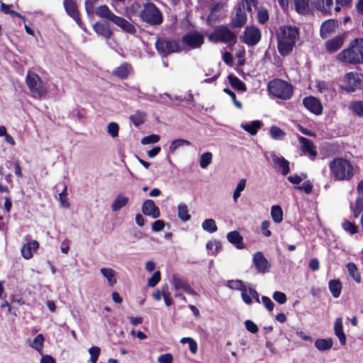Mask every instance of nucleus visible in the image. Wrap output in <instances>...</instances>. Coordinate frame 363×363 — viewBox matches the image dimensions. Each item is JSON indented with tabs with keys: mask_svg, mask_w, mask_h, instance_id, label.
I'll use <instances>...</instances> for the list:
<instances>
[{
	"mask_svg": "<svg viewBox=\"0 0 363 363\" xmlns=\"http://www.w3.org/2000/svg\"><path fill=\"white\" fill-rule=\"evenodd\" d=\"M213 155L210 152H206L201 155L199 164L203 169L206 168L212 162Z\"/></svg>",
	"mask_w": 363,
	"mask_h": 363,
	"instance_id": "49530a36",
	"label": "nucleus"
},
{
	"mask_svg": "<svg viewBox=\"0 0 363 363\" xmlns=\"http://www.w3.org/2000/svg\"><path fill=\"white\" fill-rule=\"evenodd\" d=\"M26 84L33 97L42 99L48 95V86L38 74L28 71L26 77Z\"/></svg>",
	"mask_w": 363,
	"mask_h": 363,
	"instance_id": "39448f33",
	"label": "nucleus"
},
{
	"mask_svg": "<svg viewBox=\"0 0 363 363\" xmlns=\"http://www.w3.org/2000/svg\"><path fill=\"white\" fill-rule=\"evenodd\" d=\"M247 21V16L242 4H238L235 9V13L230 18L229 26L231 28H241Z\"/></svg>",
	"mask_w": 363,
	"mask_h": 363,
	"instance_id": "9b49d317",
	"label": "nucleus"
},
{
	"mask_svg": "<svg viewBox=\"0 0 363 363\" xmlns=\"http://www.w3.org/2000/svg\"><path fill=\"white\" fill-rule=\"evenodd\" d=\"M181 42L190 49L199 48L204 43V35L197 30H193L184 35Z\"/></svg>",
	"mask_w": 363,
	"mask_h": 363,
	"instance_id": "9d476101",
	"label": "nucleus"
},
{
	"mask_svg": "<svg viewBox=\"0 0 363 363\" xmlns=\"http://www.w3.org/2000/svg\"><path fill=\"white\" fill-rule=\"evenodd\" d=\"M39 247V243L36 240H31L24 244L21 248V255L26 259L33 257V252Z\"/></svg>",
	"mask_w": 363,
	"mask_h": 363,
	"instance_id": "412c9836",
	"label": "nucleus"
},
{
	"mask_svg": "<svg viewBox=\"0 0 363 363\" xmlns=\"http://www.w3.org/2000/svg\"><path fill=\"white\" fill-rule=\"evenodd\" d=\"M245 326L246 330L251 333L255 334L259 331L257 325L251 320H245Z\"/></svg>",
	"mask_w": 363,
	"mask_h": 363,
	"instance_id": "052dcab7",
	"label": "nucleus"
},
{
	"mask_svg": "<svg viewBox=\"0 0 363 363\" xmlns=\"http://www.w3.org/2000/svg\"><path fill=\"white\" fill-rule=\"evenodd\" d=\"M240 38L241 41L246 45L255 46L261 40V30L256 26H247Z\"/></svg>",
	"mask_w": 363,
	"mask_h": 363,
	"instance_id": "1a4fd4ad",
	"label": "nucleus"
},
{
	"mask_svg": "<svg viewBox=\"0 0 363 363\" xmlns=\"http://www.w3.org/2000/svg\"><path fill=\"white\" fill-rule=\"evenodd\" d=\"M146 116L145 112L137 111L134 114L130 116V120L135 126H139L145 123Z\"/></svg>",
	"mask_w": 363,
	"mask_h": 363,
	"instance_id": "72a5a7b5",
	"label": "nucleus"
},
{
	"mask_svg": "<svg viewBox=\"0 0 363 363\" xmlns=\"http://www.w3.org/2000/svg\"><path fill=\"white\" fill-rule=\"evenodd\" d=\"M227 239L229 242L233 245L238 250H242L245 247L243 242V238L237 230L229 232L227 234Z\"/></svg>",
	"mask_w": 363,
	"mask_h": 363,
	"instance_id": "aec40b11",
	"label": "nucleus"
},
{
	"mask_svg": "<svg viewBox=\"0 0 363 363\" xmlns=\"http://www.w3.org/2000/svg\"><path fill=\"white\" fill-rule=\"evenodd\" d=\"M94 30L98 35L106 39L110 38L113 34L109 25L106 23L96 22L94 25Z\"/></svg>",
	"mask_w": 363,
	"mask_h": 363,
	"instance_id": "5701e85b",
	"label": "nucleus"
},
{
	"mask_svg": "<svg viewBox=\"0 0 363 363\" xmlns=\"http://www.w3.org/2000/svg\"><path fill=\"white\" fill-rule=\"evenodd\" d=\"M44 337L42 334H38L37 336L34 338L32 347L38 351H41L43 347V342H44Z\"/></svg>",
	"mask_w": 363,
	"mask_h": 363,
	"instance_id": "603ef678",
	"label": "nucleus"
},
{
	"mask_svg": "<svg viewBox=\"0 0 363 363\" xmlns=\"http://www.w3.org/2000/svg\"><path fill=\"white\" fill-rule=\"evenodd\" d=\"M190 142L184 139H177L173 140L169 145V151L173 153L177 148L183 145H190Z\"/></svg>",
	"mask_w": 363,
	"mask_h": 363,
	"instance_id": "de8ad7c7",
	"label": "nucleus"
},
{
	"mask_svg": "<svg viewBox=\"0 0 363 363\" xmlns=\"http://www.w3.org/2000/svg\"><path fill=\"white\" fill-rule=\"evenodd\" d=\"M246 186V179H242L240 180L239 183L238 184L234 192H233V200L237 202L238 199L240 196V192L242 191Z\"/></svg>",
	"mask_w": 363,
	"mask_h": 363,
	"instance_id": "8fccbe9b",
	"label": "nucleus"
},
{
	"mask_svg": "<svg viewBox=\"0 0 363 363\" xmlns=\"http://www.w3.org/2000/svg\"><path fill=\"white\" fill-rule=\"evenodd\" d=\"M101 349L97 346H92L89 349L90 354V362L91 363H96L99 356L100 354Z\"/></svg>",
	"mask_w": 363,
	"mask_h": 363,
	"instance_id": "3c124183",
	"label": "nucleus"
},
{
	"mask_svg": "<svg viewBox=\"0 0 363 363\" xmlns=\"http://www.w3.org/2000/svg\"><path fill=\"white\" fill-rule=\"evenodd\" d=\"M11 5H8L4 3H1V11L5 14H9L11 17L14 18L17 15V12L13 10H11L10 7Z\"/></svg>",
	"mask_w": 363,
	"mask_h": 363,
	"instance_id": "e2e57ef3",
	"label": "nucleus"
},
{
	"mask_svg": "<svg viewBox=\"0 0 363 363\" xmlns=\"http://www.w3.org/2000/svg\"><path fill=\"white\" fill-rule=\"evenodd\" d=\"M350 108L359 117L363 118V101H353L350 105Z\"/></svg>",
	"mask_w": 363,
	"mask_h": 363,
	"instance_id": "37998d69",
	"label": "nucleus"
},
{
	"mask_svg": "<svg viewBox=\"0 0 363 363\" xmlns=\"http://www.w3.org/2000/svg\"><path fill=\"white\" fill-rule=\"evenodd\" d=\"M329 289L334 298H338L342 291V283L337 279L330 280Z\"/></svg>",
	"mask_w": 363,
	"mask_h": 363,
	"instance_id": "473e14b6",
	"label": "nucleus"
},
{
	"mask_svg": "<svg viewBox=\"0 0 363 363\" xmlns=\"http://www.w3.org/2000/svg\"><path fill=\"white\" fill-rule=\"evenodd\" d=\"M162 296L164 301V303L167 306H170L173 304V300L171 298V294L169 290V286L167 284L162 285Z\"/></svg>",
	"mask_w": 363,
	"mask_h": 363,
	"instance_id": "09e8293b",
	"label": "nucleus"
},
{
	"mask_svg": "<svg viewBox=\"0 0 363 363\" xmlns=\"http://www.w3.org/2000/svg\"><path fill=\"white\" fill-rule=\"evenodd\" d=\"M299 35L297 28L291 26H280L276 32L277 50L281 56L289 55L293 50Z\"/></svg>",
	"mask_w": 363,
	"mask_h": 363,
	"instance_id": "f257e3e1",
	"label": "nucleus"
},
{
	"mask_svg": "<svg viewBox=\"0 0 363 363\" xmlns=\"http://www.w3.org/2000/svg\"><path fill=\"white\" fill-rule=\"evenodd\" d=\"M337 59L350 65L363 63V38L353 40L347 48L337 54Z\"/></svg>",
	"mask_w": 363,
	"mask_h": 363,
	"instance_id": "f03ea898",
	"label": "nucleus"
},
{
	"mask_svg": "<svg viewBox=\"0 0 363 363\" xmlns=\"http://www.w3.org/2000/svg\"><path fill=\"white\" fill-rule=\"evenodd\" d=\"M267 91L274 98L284 101L289 100L294 94L292 85L281 79H274L267 84Z\"/></svg>",
	"mask_w": 363,
	"mask_h": 363,
	"instance_id": "20e7f679",
	"label": "nucleus"
},
{
	"mask_svg": "<svg viewBox=\"0 0 363 363\" xmlns=\"http://www.w3.org/2000/svg\"><path fill=\"white\" fill-rule=\"evenodd\" d=\"M342 228L345 232L350 233V235L357 233L359 231V228L357 225L347 220L342 223Z\"/></svg>",
	"mask_w": 363,
	"mask_h": 363,
	"instance_id": "79ce46f5",
	"label": "nucleus"
},
{
	"mask_svg": "<svg viewBox=\"0 0 363 363\" xmlns=\"http://www.w3.org/2000/svg\"><path fill=\"white\" fill-rule=\"evenodd\" d=\"M253 264L259 273L267 272L271 267L269 261L262 252H257L253 256Z\"/></svg>",
	"mask_w": 363,
	"mask_h": 363,
	"instance_id": "dca6fc26",
	"label": "nucleus"
},
{
	"mask_svg": "<svg viewBox=\"0 0 363 363\" xmlns=\"http://www.w3.org/2000/svg\"><path fill=\"white\" fill-rule=\"evenodd\" d=\"M262 302L269 311L272 312L273 311L274 304L270 298L266 296H262Z\"/></svg>",
	"mask_w": 363,
	"mask_h": 363,
	"instance_id": "0e129e2a",
	"label": "nucleus"
},
{
	"mask_svg": "<svg viewBox=\"0 0 363 363\" xmlns=\"http://www.w3.org/2000/svg\"><path fill=\"white\" fill-rule=\"evenodd\" d=\"M96 16L101 18H105L111 22L113 21L115 15L108 7L107 5H101L96 8L95 11Z\"/></svg>",
	"mask_w": 363,
	"mask_h": 363,
	"instance_id": "cd10ccee",
	"label": "nucleus"
},
{
	"mask_svg": "<svg viewBox=\"0 0 363 363\" xmlns=\"http://www.w3.org/2000/svg\"><path fill=\"white\" fill-rule=\"evenodd\" d=\"M155 45L157 52L162 57H167L172 53L182 50L179 41L174 39L159 38L156 40Z\"/></svg>",
	"mask_w": 363,
	"mask_h": 363,
	"instance_id": "6e6552de",
	"label": "nucleus"
},
{
	"mask_svg": "<svg viewBox=\"0 0 363 363\" xmlns=\"http://www.w3.org/2000/svg\"><path fill=\"white\" fill-rule=\"evenodd\" d=\"M298 140L301 144L302 152L304 153H308L312 157V159L314 160L317 155V152L315 151V147L313 142L303 136H299Z\"/></svg>",
	"mask_w": 363,
	"mask_h": 363,
	"instance_id": "6ab92c4d",
	"label": "nucleus"
},
{
	"mask_svg": "<svg viewBox=\"0 0 363 363\" xmlns=\"http://www.w3.org/2000/svg\"><path fill=\"white\" fill-rule=\"evenodd\" d=\"M343 42L344 38L341 35H337L326 42V50L330 53L335 52L342 47Z\"/></svg>",
	"mask_w": 363,
	"mask_h": 363,
	"instance_id": "4be33fe9",
	"label": "nucleus"
},
{
	"mask_svg": "<svg viewBox=\"0 0 363 363\" xmlns=\"http://www.w3.org/2000/svg\"><path fill=\"white\" fill-rule=\"evenodd\" d=\"M333 340L332 338L319 339V350H327L333 347Z\"/></svg>",
	"mask_w": 363,
	"mask_h": 363,
	"instance_id": "5fc2aeb1",
	"label": "nucleus"
},
{
	"mask_svg": "<svg viewBox=\"0 0 363 363\" xmlns=\"http://www.w3.org/2000/svg\"><path fill=\"white\" fill-rule=\"evenodd\" d=\"M295 188L299 191H304L307 194H309L312 192L313 184L310 181H306L303 183L301 186H296Z\"/></svg>",
	"mask_w": 363,
	"mask_h": 363,
	"instance_id": "4d7b16f0",
	"label": "nucleus"
},
{
	"mask_svg": "<svg viewBox=\"0 0 363 363\" xmlns=\"http://www.w3.org/2000/svg\"><path fill=\"white\" fill-rule=\"evenodd\" d=\"M309 1L310 0H294V6L296 12L301 15L312 13Z\"/></svg>",
	"mask_w": 363,
	"mask_h": 363,
	"instance_id": "b1692460",
	"label": "nucleus"
},
{
	"mask_svg": "<svg viewBox=\"0 0 363 363\" xmlns=\"http://www.w3.org/2000/svg\"><path fill=\"white\" fill-rule=\"evenodd\" d=\"M272 297L274 301H276L279 304H284L286 302L287 298L284 293L281 291H275Z\"/></svg>",
	"mask_w": 363,
	"mask_h": 363,
	"instance_id": "bf43d9fd",
	"label": "nucleus"
},
{
	"mask_svg": "<svg viewBox=\"0 0 363 363\" xmlns=\"http://www.w3.org/2000/svg\"><path fill=\"white\" fill-rule=\"evenodd\" d=\"M112 23L128 33L134 34L136 32L135 26L126 19L121 16H116Z\"/></svg>",
	"mask_w": 363,
	"mask_h": 363,
	"instance_id": "a211bd4d",
	"label": "nucleus"
},
{
	"mask_svg": "<svg viewBox=\"0 0 363 363\" xmlns=\"http://www.w3.org/2000/svg\"><path fill=\"white\" fill-rule=\"evenodd\" d=\"M345 84L342 85V89L348 92L354 91L360 86V79L356 72H348L344 77Z\"/></svg>",
	"mask_w": 363,
	"mask_h": 363,
	"instance_id": "2eb2a0df",
	"label": "nucleus"
},
{
	"mask_svg": "<svg viewBox=\"0 0 363 363\" xmlns=\"http://www.w3.org/2000/svg\"><path fill=\"white\" fill-rule=\"evenodd\" d=\"M334 331L335 335L338 337L339 341L342 345L346 343V336L343 331L342 320L341 318H337L335 320Z\"/></svg>",
	"mask_w": 363,
	"mask_h": 363,
	"instance_id": "a878e982",
	"label": "nucleus"
},
{
	"mask_svg": "<svg viewBox=\"0 0 363 363\" xmlns=\"http://www.w3.org/2000/svg\"><path fill=\"white\" fill-rule=\"evenodd\" d=\"M208 40L214 43H224L234 45L237 43V36L228 26L221 25L216 26L209 34Z\"/></svg>",
	"mask_w": 363,
	"mask_h": 363,
	"instance_id": "0eeeda50",
	"label": "nucleus"
},
{
	"mask_svg": "<svg viewBox=\"0 0 363 363\" xmlns=\"http://www.w3.org/2000/svg\"><path fill=\"white\" fill-rule=\"evenodd\" d=\"M129 201V198L124 196L121 194H118L113 203L111 205V210L113 211H118L123 207L125 206Z\"/></svg>",
	"mask_w": 363,
	"mask_h": 363,
	"instance_id": "2f4dec72",
	"label": "nucleus"
},
{
	"mask_svg": "<svg viewBox=\"0 0 363 363\" xmlns=\"http://www.w3.org/2000/svg\"><path fill=\"white\" fill-rule=\"evenodd\" d=\"M337 27V22L335 20L330 19L325 21L321 25L320 35L323 38H326L328 34L335 32V28Z\"/></svg>",
	"mask_w": 363,
	"mask_h": 363,
	"instance_id": "393cba45",
	"label": "nucleus"
},
{
	"mask_svg": "<svg viewBox=\"0 0 363 363\" xmlns=\"http://www.w3.org/2000/svg\"><path fill=\"white\" fill-rule=\"evenodd\" d=\"M101 274L106 278L109 284L113 286L116 283V279L115 277V272L112 269L109 268H101L100 269Z\"/></svg>",
	"mask_w": 363,
	"mask_h": 363,
	"instance_id": "4c0bfd02",
	"label": "nucleus"
},
{
	"mask_svg": "<svg viewBox=\"0 0 363 363\" xmlns=\"http://www.w3.org/2000/svg\"><path fill=\"white\" fill-rule=\"evenodd\" d=\"M304 106L311 112L318 115V99L314 96L305 97L303 100Z\"/></svg>",
	"mask_w": 363,
	"mask_h": 363,
	"instance_id": "7c9ffc66",
	"label": "nucleus"
},
{
	"mask_svg": "<svg viewBox=\"0 0 363 363\" xmlns=\"http://www.w3.org/2000/svg\"><path fill=\"white\" fill-rule=\"evenodd\" d=\"M227 286L231 289L238 291H247V289L242 281L241 280H229L227 283Z\"/></svg>",
	"mask_w": 363,
	"mask_h": 363,
	"instance_id": "a19ab883",
	"label": "nucleus"
},
{
	"mask_svg": "<svg viewBox=\"0 0 363 363\" xmlns=\"http://www.w3.org/2000/svg\"><path fill=\"white\" fill-rule=\"evenodd\" d=\"M273 162L277 165L283 175H286L290 172L289 162L284 157L274 156Z\"/></svg>",
	"mask_w": 363,
	"mask_h": 363,
	"instance_id": "bb28decb",
	"label": "nucleus"
},
{
	"mask_svg": "<svg viewBox=\"0 0 363 363\" xmlns=\"http://www.w3.org/2000/svg\"><path fill=\"white\" fill-rule=\"evenodd\" d=\"M228 79L233 89L240 91H245L247 90L245 84L233 74H229Z\"/></svg>",
	"mask_w": 363,
	"mask_h": 363,
	"instance_id": "c756f323",
	"label": "nucleus"
},
{
	"mask_svg": "<svg viewBox=\"0 0 363 363\" xmlns=\"http://www.w3.org/2000/svg\"><path fill=\"white\" fill-rule=\"evenodd\" d=\"M111 74L119 79L125 80L130 76L134 74V68L130 63L124 62L120 66L113 69Z\"/></svg>",
	"mask_w": 363,
	"mask_h": 363,
	"instance_id": "ddd939ff",
	"label": "nucleus"
},
{
	"mask_svg": "<svg viewBox=\"0 0 363 363\" xmlns=\"http://www.w3.org/2000/svg\"><path fill=\"white\" fill-rule=\"evenodd\" d=\"M161 280V273L160 271H156L150 278L147 280V285L150 287L155 286Z\"/></svg>",
	"mask_w": 363,
	"mask_h": 363,
	"instance_id": "864d4df0",
	"label": "nucleus"
},
{
	"mask_svg": "<svg viewBox=\"0 0 363 363\" xmlns=\"http://www.w3.org/2000/svg\"><path fill=\"white\" fill-rule=\"evenodd\" d=\"M157 360L160 363H172L173 357L170 353H166L159 356Z\"/></svg>",
	"mask_w": 363,
	"mask_h": 363,
	"instance_id": "774afa93",
	"label": "nucleus"
},
{
	"mask_svg": "<svg viewBox=\"0 0 363 363\" xmlns=\"http://www.w3.org/2000/svg\"><path fill=\"white\" fill-rule=\"evenodd\" d=\"M202 228L204 230L210 233H215L218 230L216 223L215 220L212 218H208L204 220V221L202 223Z\"/></svg>",
	"mask_w": 363,
	"mask_h": 363,
	"instance_id": "ea45409f",
	"label": "nucleus"
},
{
	"mask_svg": "<svg viewBox=\"0 0 363 363\" xmlns=\"http://www.w3.org/2000/svg\"><path fill=\"white\" fill-rule=\"evenodd\" d=\"M159 140H160V136L157 135L152 134V135L144 137L142 139L141 143L144 145L145 144H151V143H156Z\"/></svg>",
	"mask_w": 363,
	"mask_h": 363,
	"instance_id": "680f3d73",
	"label": "nucleus"
},
{
	"mask_svg": "<svg viewBox=\"0 0 363 363\" xmlns=\"http://www.w3.org/2000/svg\"><path fill=\"white\" fill-rule=\"evenodd\" d=\"M140 19L152 26H157L163 22V15L160 9L153 3H145L139 15Z\"/></svg>",
	"mask_w": 363,
	"mask_h": 363,
	"instance_id": "423d86ee",
	"label": "nucleus"
},
{
	"mask_svg": "<svg viewBox=\"0 0 363 363\" xmlns=\"http://www.w3.org/2000/svg\"><path fill=\"white\" fill-rule=\"evenodd\" d=\"M269 18V12L267 8L260 6L257 8V19L259 24L266 23Z\"/></svg>",
	"mask_w": 363,
	"mask_h": 363,
	"instance_id": "e433bc0d",
	"label": "nucleus"
},
{
	"mask_svg": "<svg viewBox=\"0 0 363 363\" xmlns=\"http://www.w3.org/2000/svg\"><path fill=\"white\" fill-rule=\"evenodd\" d=\"M142 212L145 216L157 218L160 216V208L155 205V201L151 199L145 200L142 205Z\"/></svg>",
	"mask_w": 363,
	"mask_h": 363,
	"instance_id": "f3484780",
	"label": "nucleus"
},
{
	"mask_svg": "<svg viewBox=\"0 0 363 363\" xmlns=\"http://www.w3.org/2000/svg\"><path fill=\"white\" fill-rule=\"evenodd\" d=\"M97 0H85L84 7L88 16H93L94 13V7Z\"/></svg>",
	"mask_w": 363,
	"mask_h": 363,
	"instance_id": "6e6d98bb",
	"label": "nucleus"
},
{
	"mask_svg": "<svg viewBox=\"0 0 363 363\" xmlns=\"http://www.w3.org/2000/svg\"><path fill=\"white\" fill-rule=\"evenodd\" d=\"M63 6L68 16H69L80 28H84V23L81 18L77 3L74 0H64Z\"/></svg>",
	"mask_w": 363,
	"mask_h": 363,
	"instance_id": "f8f14e48",
	"label": "nucleus"
},
{
	"mask_svg": "<svg viewBox=\"0 0 363 363\" xmlns=\"http://www.w3.org/2000/svg\"><path fill=\"white\" fill-rule=\"evenodd\" d=\"M332 175L337 180L349 181L354 175V167L347 160L337 158L330 164Z\"/></svg>",
	"mask_w": 363,
	"mask_h": 363,
	"instance_id": "7ed1b4c3",
	"label": "nucleus"
},
{
	"mask_svg": "<svg viewBox=\"0 0 363 363\" xmlns=\"http://www.w3.org/2000/svg\"><path fill=\"white\" fill-rule=\"evenodd\" d=\"M119 126L115 122H111L108 125V133L113 138L118 135Z\"/></svg>",
	"mask_w": 363,
	"mask_h": 363,
	"instance_id": "13d9d810",
	"label": "nucleus"
},
{
	"mask_svg": "<svg viewBox=\"0 0 363 363\" xmlns=\"http://www.w3.org/2000/svg\"><path fill=\"white\" fill-rule=\"evenodd\" d=\"M242 4L244 7V11H247L250 13H252V8H258L257 0H241L238 4Z\"/></svg>",
	"mask_w": 363,
	"mask_h": 363,
	"instance_id": "a18cd8bd",
	"label": "nucleus"
},
{
	"mask_svg": "<svg viewBox=\"0 0 363 363\" xmlns=\"http://www.w3.org/2000/svg\"><path fill=\"white\" fill-rule=\"evenodd\" d=\"M172 284L175 290H182L188 294L192 296H196L197 293L196 291L191 286L189 281L184 278L179 277L177 274H174L172 275Z\"/></svg>",
	"mask_w": 363,
	"mask_h": 363,
	"instance_id": "4468645a",
	"label": "nucleus"
},
{
	"mask_svg": "<svg viewBox=\"0 0 363 363\" xmlns=\"http://www.w3.org/2000/svg\"><path fill=\"white\" fill-rule=\"evenodd\" d=\"M178 217L182 221H187L190 220L191 216L189 213V208L186 204L181 203L178 206Z\"/></svg>",
	"mask_w": 363,
	"mask_h": 363,
	"instance_id": "58836bf2",
	"label": "nucleus"
},
{
	"mask_svg": "<svg viewBox=\"0 0 363 363\" xmlns=\"http://www.w3.org/2000/svg\"><path fill=\"white\" fill-rule=\"evenodd\" d=\"M271 216L276 223H280L283 220V211L280 206H272L271 208Z\"/></svg>",
	"mask_w": 363,
	"mask_h": 363,
	"instance_id": "c9c22d12",
	"label": "nucleus"
},
{
	"mask_svg": "<svg viewBox=\"0 0 363 363\" xmlns=\"http://www.w3.org/2000/svg\"><path fill=\"white\" fill-rule=\"evenodd\" d=\"M262 126V123L260 121H253L250 123L241 124V128L251 135H255Z\"/></svg>",
	"mask_w": 363,
	"mask_h": 363,
	"instance_id": "c85d7f7f",
	"label": "nucleus"
},
{
	"mask_svg": "<svg viewBox=\"0 0 363 363\" xmlns=\"http://www.w3.org/2000/svg\"><path fill=\"white\" fill-rule=\"evenodd\" d=\"M165 223L162 220H157L152 225V230L154 232H159L164 229Z\"/></svg>",
	"mask_w": 363,
	"mask_h": 363,
	"instance_id": "338daca9",
	"label": "nucleus"
},
{
	"mask_svg": "<svg viewBox=\"0 0 363 363\" xmlns=\"http://www.w3.org/2000/svg\"><path fill=\"white\" fill-rule=\"evenodd\" d=\"M347 270L350 276L357 282H361V276L358 272L356 264L353 262H350L346 265Z\"/></svg>",
	"mask_w": 363,
	"mask_h": 363,
	"instance_id": "f704fd0d",
	"label": "nucleus"
},
{
	"mask_svg": "<svg viewBox=\"0 0 363 363\" xmlns=\"http://www.w3.org/2000/svg\"><path fill=\"white\" fill-rule=\"evenodd\" d=\"M333 4V0H322V6L319 7V10L325 13L330 11V7Z\"/></svg>",
	"mask_w": 363,
	"mask_h": 363,
	"instance_id": "69168bd1",
	"label": "nucleus"
},
{
	"mask_svg": "<svg viewBox=\"0 0 363 363\" xmlns=\"http://www.w3.org/2000/svg\"><path fill=\"white\" fill-rule=\"evenodd\" d=\"M271 137L274 140H281L286 135L285 132L281 130L279 127L272 125L269 129Z\"/></svg>",
	"mask_w": 363,
	"mask_h": 363,
	"instance_id": "c03bdc74",
	"label": "nucleus"
}]
</instances>
